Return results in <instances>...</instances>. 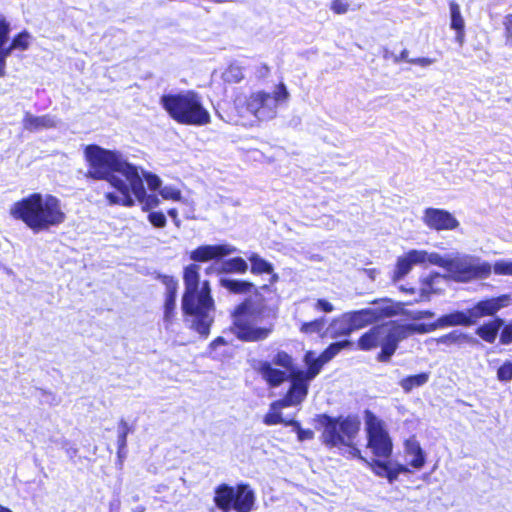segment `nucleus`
I'll use <instances>...</instances> for the list:
<instances>
[{"instance_id": "f257e3e1", "label": "nucleus", "mask_w": 512, "mask_h": 512, "mask_svg": "<svg viewBox=\"0 0 512 512\" xmlns=\"http://www.w3.org/2000/svg\"><path fill=\"white\" fill-rule=\"evenodd\" d=\"M9 215L22 221L34 233L58 227L66 220L61 201L51 194L32 193L9 208Z\"/></svg>"}, {"instance_id": "f03ea898", "label": "nucleus", "mask_w": 512, "mask_h": 512, "mask_svg": "<svg viewBox=\"0 0 512 512\" xmlns=\"http://www.w3.org/2000/svg\"><path fill=\"white\" fill-rule=\"evenodd\" d=\"M200 266L190 264L184 269L185 293L182 309L192 320V327L201 335L207 336L213 323L214 301L208 281L200 285Z\"/></svg>"}, {"instance_id": "7ed1b4c3", "label": "nucleus", "mask_w": 512, "mask_h": 512, "mask_svg": "<svg viewBox=\"0 0 512 512\" xmlns=\"http://www.w3.org/2000/svg\"><path fill=\"white\" fill-rule=\"evenodd\" d=\"M160 102L169 116L180 124L204 126L210 123V113L202 97L194 91L163 95Z\"/></svg>"}, {"instance_id": "20e7f679", "label": "nucleus", "mask_w": 512, "mask_h": 512, "mask_svg": "<svg viewBox=\"0 0 512 512\" xmlns=\"http://www.w3.org/2000/svg\"><path fill=\"white\" fill-rule=\"evenodd\" d=\"M289 92L284 83L276 86L272 93L256 90L247 96L235 99V107L241 115H252L260 121H268L276 117L280 104L287 102Z\"/></svg>"}, {"instance_id": "39448f33", "label": "nucleus", "mask_w": 512, "mask_h": 512, "mask_svg": "<svg viewBox=\"0 0 512 512\" xmlns=\"http://www.w3.org/2000/svg\"><path fill=\"white\" fill-rule=\"evenodd\" d=\"M85 156L89 163L88 176L94 179L109 181L111 176L120 175L128 180L137 169L126 162L119 153L105 150L97 145L87 146Z\"/></svg>"}, {"instance_id": "423d86ee", "label": "nucleus", "mask_w": 512, "mask_h": 512, "mask_svg": "<svg viewBox=\"0 0 512 512\" xmlns=\"http://www.w3.org/2000/svg\"><path fill=\"white\" fill-rule=\"evenodd\" d=\"M262 310L250 300H246L236 307L232 314V333L241 341L258 342L267 339L274 329L269 323L261 326Z\"/></svg>"}, {"instance_id": "0eeeda50", "label": "nucleus", "mask_w": 512, "mask_h": 512, "mask_svg": "<svg viewBox=\"0 0 512 512\" xmlns=\"http://www.w3.org/2000/svg\"><path fill=\"white\" fill-rule=\"evenodd\" d=\"M319 423L323 427L322 441L329 447H348L352 456H358L360 451L355 448L354 440L360 430V419L357 416L332 418L322 415Z\"/></svg>"}, {"instance_id": "6e6552de", "label": "nucleus", "mask_w": 512, "mask_h": 512, "mask_svg": "<svg viewBox=\"0 0 512 512\" xmlns=\"http://www.w3.org/2000/svg\"><path fill=\"white\" fill-rule=\"evenodd\" d=\"M441 266L449 273V277L458 282H468L477 279H486L492 273V265L473 255L461 257L441 256Z\"/></svg>"}, {"instance_id": "1a4fd4ad", "label": "nucleus", "mask_w": 512, "mask_h": 512, "mask_svg": "<svg viewBox=\"0 0 512 512\" xmlns=\"http://www.w3.org/2000/svg\"><path fill=\"white\" fill-rule=\"evenodd\" d=\"M254 369L272 387L280 386L292 372L298 370L294 367L292 356L285 351H277L271 361H258Z\"/></svg>"}, {"instance_id": "9d476101", "label": "nucleus", "mask_w": 512, "mask_h": 512, "mask_svg": "<svg viewBox=\"0 0 512 512\" xmlns=\"http://www.w3.org/2000/svg\"><path fill=\"white\" fill-rule=\"evenodd\" d=\"M368 447L377 457L388 458L392 452V442L383 423L373 413L366 412Z\"/></svg>"}, {"instance_id": "9b49d317", "label": "nucleus", "mask_w": 512, "mask_h": 512, "mask_svg": "<svg viewBox=\"0 0 512 512\" xmlns=\"http://www.w3.org/2000/svg\"><path fill=\"white\" fill-rule=\"evenodd\" d=\"M426 262L441 266V255L435 252L429 253L425 250H410L404 256L399 257L393 273V281H398L405 277L414 265H423Z\"/></svg>"}, {"instance_id": "f8f14e48", "label": "nucleus", "mask_w": 512, "mask_h": 512, "mask_svg": "<svg viewBox=\"0 0 512 512\" xmlns=\"http://www.w3.org/2000/svg\"><path fill=\"white\" fill-rule=\"evenodd\" d=\"M422 221L428 228L435 231H452L460 226V222L452 213L440 208H426Z\"/></svg>"}, {"instance_id": "ddd939ff", "label": "nucleus", "mask_w": 512, "mask_h": 512, "mask_svg": "<svg viewBox=\"0 0 512 512\" xmlns=\"http://www.w3.org/2000/svg\"><path fill=\"white\" fill-rule=\"evenodd\" d=\"M288 379L291 382L290 388L286 394V396L274 403L272 405V408L275 409L276 407H289V406H295L300 404L304 401L308 394V387H309V381L306 380L304 377L300 376L299 373L292 372V375L288 377Z\"/></svg>"}, {"instance_id": "4468645a", "label": "nucleus", "mask_w": 512, "mask_h": 512, "mask_svg": "<svg viewBox=\"0 0 512 512\" xmlns=\"http://www.w3.org/2000/svg\"><path fill=\"white\" fill-rule=\"evenodd\" d=\"M108 182L117 190V192H109L105 195L110 205L134 206L135 200L131 195L132 191L126 178L111 176Z\"/></svg>"}, {"instance_id": "2eb2a0df", "label": "nucleus", "mask_w": 512, "mask_h": 512, "mask_svg": "<svg viewBox=\"0 0 512 512\" xmlns=\"http://www.w3.org/2000/svg\"><path fill=\"white\" fill-rule=\"evenodd\" d=\"M237 251L230 244L202 245L190 252V259L195 262H207L231 255Z\"/></svg>"}, {"instance_id": "dca6fc26", "label": "nucleus", "mask_w": 512, "mask_h": 512, "mask_svg": "<svg viewBox=\"0 0 512 512\" xmlns=\"http://www.w3.org/2000/svg\"><path fill=\"white\" fill-rule=\"evenodd\" d=\"M509 304V295H501L496 298L479 301L475 306L469 309L471 317L473 319V324H475L479 318H482L484 316H493L500 309L507 307Z\"/></svg>"}, {"instance_id": "f3484780", "label": "nucleus", "mask_w": 512, "mask_h": 512, "mask_svg": "<svg viewBox=\"0 0 512 512\" xmlns=\"http://www.w3.org/2000/svg\"><path fill=\"white\" fill-rule=\"evenodd\" d=\"M127 181L129 182L132 194L142 205L144 211H150L159 205L160 200L156 195H147L138 169L135 170Z\"/></svg>"}, {"instance_id": "a211bd4d", "label": "nucleus", "mask_w": 512, "mask_h": 512, "mask_svg": "<svg viewBox=\"0 0 512 512\" xmlns=\"http://www.w3.org/2000/svg\"><path fill=\"white\" fill-rule=\"evenodd\" d=\"M392 325L391 323H386L372 327L358 340L359 349L368 351L380 346L383 339L389 335Z\"/></svg>"}, {"instance_id": "6ab92c4d", "label": "nucleus", "mask_w": 512, "mask_h": 512, "mask_svg": "<svg viewBox=\"0 0 512 512\" xmlns=\"http://www.w3.org/2000/svg\"><path fill=\"white\" fill-rule=\"evenodd\" d=\"M358 456L360 459L365 461V463H367L370 466V468L376 475L387 478L390 483L396 480L400 473H405L408 471V469L405 466L398 464L394 465L390 461L373 460L371 462H368L367 460L362 458L360 454Z\"/></svg>"}, {"instance_id": "aec40b11", "label": "nucleus", "mask_w": 512, "mask_h": 512, "mask_svg": "<svg viewBox=\"0 0 512 512\" xmlns=\"http://www.w3.org/2000/svg\"><path fill=\"white\" fill-rule=\"evenodd\" d=\"M404 338H406L405 329L396 328L395 325H392L389 331V335L383 339L380 345L381 352L378 356L379 361H388L396 351L398 342Z\"/></svg>"}, {"instance_id": "412c9836", "label": "nucleus", "mask_w": 512, "mask_h": 512, "mask_svg": "<svg viewBox=\"0 0 512 512\" xmlns=\"http://www.w3.org/2000/svg\"><path fill=\"white\" fill-rule=\"evenodd\" d=\"M255 504V493L247 484H240L234 492L233 509L236 512H251Z\"/></svg>"}, {"instance_id": "4be33fe9", "label": "nucleus", "mask_w": 512, "mask_h": 512, "mask_svg": "<svg viewBox=\"0 0 512 512\" xmlns=\"http://www.w3.org/2000/svg\"><path fill=\"white\" fill-rule=\"evenodd\" d=\"M57 122V119L49 114L35 116L30 112H25L22 124L25 130L29 132H38L44 129L56 127Z\"/></svg>"}, {"instance_id": "5701e85b", "label": "nucleus", "mask_w": 512, "mask_h": 512, "mask_svg": "<svg viewBox=\"0 0 512 512\" xmlns=\"http://www.w3.org/2000/svg\"><path fill=\"white\" fill-rule=\"evenodd\" d=\"M473 325V319L470 314V310L465 311H454L452 313L439 317L434 323V327L439 329L452 327V326H471Z\"/></svg>"}, {"instance_id": "b1692460", "label": "nucleus", "mask_w": 512, "mask_h": 512, "mask_svg": "<svg viewBox=\"0 0 512 512\" xmlns=\"http://www.w3.org/2000/svg\"><path fill=\"white\" fill-rule=\"evenodd\" d=\"M404 452L405 460L411 467L419 470L424 466L425 453L415 437L406 440Z\"/></svg>"}, {"instance_id": "393cba45", "label": "nucleus", "mask_w": 512, "mask_h": 512, "mask_svg": "<svg viewBox=\"0 0 512 512\" xmlns=\"http://www.w3.org/2000/svg\"><path fill=\"white\" fill-rule=\"evenodd\" d=\"M447 280L446 276L440 275L439 273H433L422 279V287L420 290V301L430 299L431 294H438L442 292L441 284Z\"/></svg>"}, {"instance_id": "a878e982", "label": "nucleus", "mask_w": 512, "mask_h": 512, "mask_svg": "<svg viewBox=\"0 0 512 512\" xmlns=\"http://www.w3.org/2000/svg\"><path fill=\"white\" fill-rule=\"evenodd\" d=\"M248 260L251 263V273L255 275H261V274H269L271 275L270 283H276L279 279L278 274L274 273L273 265L262 258L257 253H251L248 257Z\"/></svg>"}, {"instance_id": "bb28decb", "label": "nucleus", "mask_w": 512, "mask_h": 512, "mask_svg": "<svg viewBox=\"0 0 512 512\" xmlns=\"http://www.w3.org/2000/svg\"><path fill=\"white\" fill-rule=\"evenodd\" d=\"M304 363L307 366V370L298 369L296 372L309 382L321 372L322 367L325 365V363H322V360L316 356L313 351L306 352L304 356Z\"/></svg>"}, {"instance_id": "cd10ccee", "label": "nucleus", "mask_w": 512, "mask_h": 512, "mask_svg": "<svg viewBox=\"0 0 512 512\" xmlns=\"http://www.w3.org/2000/svg\"><path fill=\"white\" fill-rule=\"evenodd\" d=\"M346 314L349 318L353 331L361 329L366 325H369L376 321V312L371 308L350 312Z\"/></svg>"}, {"instance_id": "c85d7f7f", "label": "nucleus", "mask_w": 512, "mask_h": 512, "mask_svg": "<svg viewBox=\"0 0 512 512\" xmlns=\"http://www.w3.org/2000/svg\"><path fill=\"white\" fill-rule=\"evenodd\" d=\"M351 332H353V330L346 313L341 315L340 317L334 318L326 330V334L329 335L331 338L347 336Z\"/></svg>"}, {"instance_id": "c756f323", "label": "nucleus", "mask_w": 512, "mask_h": 512, "mask_svg": "<svg viewBox=\"0 0 512 512\" xmlns=\"http://www.w3.org/2000/svg\"><path fill=\"white\" fill-rule=\"evenodd\" d=\"M376 312V321L385 318L400 315L405 313V309L402 303L394 302L389 299L382 300L378 303L376 308H371Z\"/></svg>"}, {"instance_id": "7c9ffc66", "label": "nucleus", "mask_w": 512, "mask_h": 512, "mask_svg": "<svg viewBox=\"0 0 512 512\" xmlns=\"http://www.w3.org/2000/svg\"><path fill=\"white\" fill-rule=\"evenodd\" d=\"M234 488L221 484L215 489L214 503L219 509L231 508L234 499Z\"/></svg>"}, {"instance_id": "2f4dec72", "label": "nucleus", "mask_w": 512, "mask_h": 512, "mask_svg": "<svg viewBox=\"0 0 512 512\" xmlns=\"http://www.w3.org/2000/svg\"><path fill=\"white\" fill-rule=\"evenodd\" d=\"M504 321L500 318H496L484 325L480 326L476 330V334L488 343H493L498 335L500 328L503 326Z\"/></svg>"}, {"instance_id": "473e14b6", "label": "nucleus", "mask_w": 512, "mask_h": 512, "mask_svg": "<svg viewBox=\"0 0 512 512\" xmlns=\"http://www.w3.org/2000/svg\"><path fill=\"white\" fill-rule=\"evenodd\" d=\"M430 379L429 372H423L417 375L407 376L399 381V386L405 393H410L413 389L425 385Z\"/></svg>"}, {"instance_id": "72a5a7b5", "label": "nucleus", "mask_w": 512, "mask_h": 512, "mask_svg": "<svg viewBox=\"0 0 512 512\" xmlns=\"http://www.w3.org/2000/svg\"><path fill=\"white\" fill-rule=\"evenodd\" d=\"M248 270L247 262L241 257H234L221 263L220 272L244 274Z\"/></svg>"}, {"instance_id": "f704fd0d", "label": "nucleus", "mask_w": 512, "mask_h": 512, "mask_svg": "<svg viewBox=\"0 0 512 512\" xmlns=\"http://www.w3.org/2000/svg\"><path fill=\"white\" fill-rule=\"evenodd\" d=\"M222 287L228 289L232 293L245 294L252 290L254 285L248 281L233 280L229 278H222L220 280Z\"/></svg>"}, {"instance_id": "c9c22d12", "label": "nucleus", "mask_w": 512, "mask_h": 512, "mask_svg": "<svg viewBox=\"0 0 512 512\" xmlns=\"http://www.w3.org/2000/svg\"><path fill=\"white\" fill-rule=\"evenodd\" d=\"M351 345L348 340L336 342L330 344L318 357L322 360V363H328L333 359L342 349Z\"/></svg>"}, {"instance_id": "e433bc0d", "label": "nucleus", "mask_w": 512, "mask_h": 512, "mask_svg": "<svg viewBox=\"0 0 512 512\" xmlns=\"http://www.w3.org/2000/svg\"><path fill=\"white\" fill-rule=\"evenodd\" d=\"M360 8L361 4L352 0H334L330 6V9L336 14H345L349 10L355 11Z\"/></svg>"}, {"instance_id": "4c0bfd02", "label": "nucleus", "mask_w": 512, "mask_h": 512, "mask_svg": "<svg viewBox=\"0 0 512 512\" xmlns=\"http://www.w3.org/2000/svg\"><path fill=\"white\" fill-rule=\"evenodd\" d=\"M326 324L325 318H318L313 321L303 322L300 326V332L311 335L323 331Z\"/></svg>"}, {"instance_id": "58836bf2", "label": "nucleus", "mask_w": 512, "mask_h": 512, "mask_svg": "<svg viewBox=\"0 0 512 512\" xmlns=\"http://www.w3.org/2000/svg\"><path fill=\"white\" fill-rule=\"evenodd\" d=\"M450 18L452 29L465 28V22L460 11V6L455 2L450 3Z\"/></svg>"}, {"instance_id": "ea45409f", "label": "nucleus", "mask_w": 512, "mask_h": 512, "mask_svg": "<svg viewBox=\"0 0 512 512\" xmlns=\"http://www.w3.org/2000/svg\"><path fill=\"white\" fill-rule=\"evenodd\" d=\"M130 431L129 425L126 421L121 420L118 427V455L121 457L122 452L127 445V435Z\"/></svg>"}, {"instance_id": "a19ab883", "label": "nucleus", "mask_w": 512, "mask_h": 512, "mask_svg": "<svg viewBox=\"0 0 512 512\" xmlns=\"http://www.w3.org/2000/svg\"><path fill=\"white\" fill-rule=\"evenodd\" d=\"M396 328L405 329L406 337L412 333L424 334L439 329L432 324H409L406 326H396Z\"/></svg>"}, {"instance_id": "79ce46f5", "label": "nucleus", "mask_w": 512, "mask_h": 512, "mask_svg": "<svg viewBox=\"0 0 512 512\" xmlns=\"http://www.w3.org/2000/svg\"><path fill=\"white\" fill-rule=\"evenodd\" d=\"M466 340H468V336L466 334L453 331L449 334L439 337L437 342L445 345H452L456 343L465 342Z\"/></svg>"}, {"instance_id": "37998d69", "label": "nucleus", "mask_w": 512, "mask_h": 512, "mask_svg": "<svg viewBox=\"0 0 512 512\" xmlns=\"http://www.w3.org/2000/svg\"><path fill=\"white\" fill-rule=\"evenodd\" d=\"M492 271L500 276H512V260H498L492 265Z\"/></svg>"}, {"instance_id": "c03bdc74", "label": "nucleus", "mask_w": 512, "mask_h": 512, "mask_svg": "<svg viewBox=\"0 0 512 512\" xmlns=\"http://www.w3.org/2000/svg\"><path fill=\"white\" fill-rule=\"evenodd\" d=\"M31 36L28 32L24 31L18 34L11 43L13 50H26L30 45Z\"/></svg>"}, {"instance_id": "a18cd8bd", "label": "nucleus", "mask_w": 512, "mask_h": 512, "mask_svg": "<svg viewBox=\"0 0 512 512\" xmlns=\"http://www.w3.org/2000/svg\"><path fill=\"white\" fill-rule=\"evenodd\" d=\"M224 78L228 82L238 83L244 78L241 67L237 65H230L224 73Z\"/></svg>"}, {"instance_id": "49530a36", "label": "nucleus", "mask_w": 512, "mask_h": 512, "mask_svg": "<svg viewBox=\"0 0 512 512\" xmlns=\"http://www.w3.org/2000/svg\"><path fill=\"white\" fill-rule=\"evenodd\" d=\"M160 195L165 200L180 201L182 199L181 191L171 185L161 188Z\"/></svg>"}, {"instance_id": "de8ad7c7", "label": "nucleus", "mask_w": 512, "mask_h": 512, "mask_svg": "<svg viewBox=\"0 0 512 512\" xmlns=\"http://www.w3.org/2000/svg\"><path fill=\"white\" fill-rule=\"evenodd\" d=\"M162 282L166 287V298L176 299V294H177V289H178L177 280L172 276H163Z\"/></svg>"}, {"instance_id": "09e8293b", "label": "nucleus", "mask_w": 512, "mask_h": 512, "mask_svg": "<svg viewBox=\"0 0 512 512\" xmlns=\"http://www.w3.org/2000/svg\"><path fill=\"white\" fill-rule=\"evenodd\" d=\"M176 299L166 298L164 303V322L170 324L175 315Z\"/></svg>"}, {"instance_id": "8fccbe9b", "label": "nucleus", "mask_w": 512, "mask_h": 512, "mask_svg": "<svg viewBox=\"0 0 512 512\" xmlns=\"http://www.w3.org/2000/svg\"><path fill=\"white\" fill-rule=\"evenodd\" d=\"M499 381H510L512 379V362L506 361L497 371Z\"/></svg>"}, {"instance_id": "3c124183", "label": "nucleus", "mask_w": 512, "mask_h": 512, "mask_svg": "<svg viewBox=\"0 0 512 512\" xmlns=\"http://www.w3.org/2000/svg\"><path fill=\"white\" fill-rule=\"evenodd\" d=\"M149 222L157 228H163L166 225V217L160 211L150 212L148 215Z\"/></svg>"}, {"instance_id": "603ef678", "label": "nucleus", "mask_w": 512, "mask_h": 512, "mask_svg": "<svg viewBox=\"0 0 512 512\" xmlns=\"http://www.w3.org/2000/svg\"><path fill=\"white\" fill-rule=\"evenodd\" d=\"M312 308L324 313H331L334 311V305L326 299H316L311 304Z\"/></svg>"}, {"instance_id": "864d4df0", "label": "nucleus", "mask_w": 512, "mask_h": 512, "mask_svg": "<svg viewBox=\"0 0 512 512\" xmlns=\"http://www.w3.org/2000/svg\"><path fill=\"white\" fill-rule=\"evenodd\" d=\"M143 176H144L150 190L155 191L161 187L162 182H161V179L157 175L152 174V173H143Z\"/></svg>"}, {"instance_id": "5fc2aeb1", "label": "nucleus", "mask_w": 512, "mask_h": 512, "mask_svg": "<svg viewBox=\"0 0 512 512\" xmlns=\"http://www.w3.org/2000/svg\"><path fill=\"white\" fill-rule=\"evenodd\" d=\"M10 25L3 15H0V44H5L8 39Z\"/></svg>"}, {"instance_id": "6e6d98bb", "label": "nucleus", "mask_w": 512, "mask_h": 512, "mask_svg": "<svg viewBox=\"0 0 512 512\" xmlns=\"http://www.w3.org/2000/svg\"><path fill=\"white\" fill-rule=\"evenodd\" d=\"M503 25L505 28L506 44L512 46V14L505 16Z\"/></svg>"}, {"instance_id": "4d7b16f0", "label": "nucleus", "mask_w": 512, "mask_h": 512, "mask_svg": "<svg viewBox=\"0 0 512 512\" xmlns=\"http://www.w3.org/2000/svg\"><path fill=\"white\" fill-rule=\"evenodd\" d=\"M286 425H294L297 428L298 439L300 441L308 440L313 438V432L309 429L304 430L300 428L299 424L295 421H289Z\"/></svg>"}, {"instance_id": "13d9d810", "label": "nucleus", "mask_w": 512, "mask_h": 512, "mask_svg": "<svg viewBox=\"0 0 512 512\" xmlns=\"http://www.w3.org/2000/svg\"><path fill=\"white\" fill-rule=\"evenodd\" d=\"M404 315H407L409 318L413 320H420L424 318H432L434 317V313L431 311H406Z\"/></svg>"}, {"instance_id": "bf43d9fd", "label": "nucleus", "mask_w": 512, "mask_h": 512, "mask_svg": "<svg viewBox=\"0 0 512 512\" xmlns=\"http://www.w3.org/2000/svg\"><path fill=\"white\" fill-rule=\"evenodd\" d=\"M264 422L265 424L267 425H275V424H279V423H287L285 422L283 419H282V416L280 413L278 412H271V413H268L265 418H264Z\"/></svg>"}, {"instance_id": "052dcab7", "label": "nucleus", "mask_w": 512, "mask_h": 512, "mask_svg": "<svg viewBox=\"0 0 512 512\" xmlns=\"http://www.w3.org/2000/svg\"><path fill=\"white\" fill-rule=\"evenodd\" d=\"M500 341L502 344H510L512 342V323L503 328Z\"/></svg>"}, {"instance_id": "680f3d73", "label": "nucleus", "mask_w": 512, "mask_h": 512, "mask_svg": "<svg viewBox=\"0 0 512 512\" xmlns=\"http://www.w3.org/2000/svg\"><path fill=\"white\" fill-rule=\"evenodd\" d=\"M434 62V59L428 57L411 58L408 60V63L419 65L421 67H428L432 65Z\"/></svg>"}, {"instance_id": "e2e57ef3", "label": "nucleus", "mask_w": 512, "mask_h": 512, "mask_svg": "<svg viewBox=\"0 0 512 512\" xmlns=\"http://www.w3.org/2000/svg\"><path fill=\"white\" fill-rule=\"evenodd\" d=\"M392 58H393V61L395 63H398L400 61H407L408 62V60H409V58H408V51L405 49L399 55H392Z\"/></svg>"}, {"instance_id": "0e129e2a", "label": "nucleus", "mask_w": 512, "mask_h": 512, "mask_svg": "<svg viewBox=\"0 0 512 512\" xmlns=\"http://www.w3.org/2000/svg\"><path fill=\"white\" fill-rule=\"evenodd\" d=\"M13 48H11V44L8 47H4V44H0V57L5 59L11 54Z\"/></svg>"}, {"instance_id": "69168bd1", "label": "nucleus", "mask_w": 512, "mask_h": 512, "mask_svg": "<svg viewBox=\"0 0 512 512\" xmlns=\"http://www.w3.org/2000/svg\"><path fill=\"white\" fill-rule=\"evenodd\" d=\"M228 342L223 337H217L215 340H213L210 344V347L215 349L219 345H227Z\"/></svg>"}, {"instance_id": "338daca9", "label": "nucleus", "mask_w": 512, "mask_h": 512, "mask_svg": "<svg viewBox=\"0 0 512 512\" xmlns=\"http://www.w3.org/2000/svg\"><path fill=\"white\" fill-rule=\"evenodd\" d=\"M456 31V41L462 45L464 43V37H465V33H464V28H461V29H454Z\"/></svg>"}, {"instance_id": "774afa93", "label": "nucleus", "mask_w": 512, "mask_h": 512, "mask_svg": "<svg viewBox=\"0 0 512 512\" xmlns=\"http://www.w3.org/2000/svg\"><path fill=\"white\" fill-rule=\"evenodd\" d=\"M168 215L173 219V221L175 222V224L177 226H179V219H178V212L176 209L172 208L170 210H168Z\"/></svg>"}]
</instances>
